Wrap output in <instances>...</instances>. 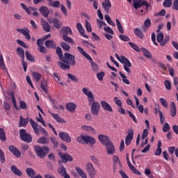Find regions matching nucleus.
Listing matches in <instances>:
<instances>
[{
  "mask_svg": "<svg viewBox=\"0 0 178 178\" xmlns=\"http://www.w3.org/2000/svg\"><path fill=\"white\" fill-rule=\"evenodd\" d=\"M60 60L61 62H57V65L62 70H67L70 69V66H76V58L69 53H65Z\"/></svg>",
  "mask_w": 178,
  "mask_h": 178,
  "instance_id": "1",
  "label": "nucleus"
},
{
  "mask_svg": "<svg viewBox=\"0 0 178 178\" xmlns=\"http://www.w3.org/2000/svg\"><path fill=\"white\" fill-rule=\"evenodd\" d=\"M34 149L36 154V156L41 159H44L48 154H49L50 149L48 146H44L41 147V146L35 145L34 146Z\"/></svg>",
  "mask_w": 178,
  "mask_h": 178,
  "instance_id": "2",
  "label": "nucleus"
},
{
  "mask_svg": "<svg viewBox=\"0 0 178 178\" xmlns=\"http://www.w3.org/2000/svg\"><path fill=\"white\" fill-rule=\"evenodd\" d=\"M76 140L77 141V143H80L81 144L85 143L92 145L97 143L95 138L90 136L88 135H81L77 137Z\"/></svg>",
  "mask_w": 178,
  "mask_h": 178,
  "instance_id": "3",
  "label": "nucleus"
},
{
  "mask_svg": "<svg viewBox=\"0 0 178 178\" xmlns=\"http://www.w3.org/2000/svg\"><path fill=\"white\" fill-rule=\"evenodd\" d=\"M29 122L35 134H40V133H42V134H44V137H48V132L47 131V130H45V129L41 127L38 128V124H37V122L33 120V119H31Z\"/></svg>",
  "mask_w": 178,
  "mask_h": 178,
  "instance_id": "4",
  "label": "nucleus"
},
{
  "mask_svg": "<svg viewBox=\"0 0 178 178\" xmlns=\"http://www.w3.org/2000/svg\"><path fill=\"white\" fill-rule=\"evenodd\" d=\"M19 136L21 140H22V141H24L25 143H31V141H33V138L31 137V135L27 134L26 129H20Z\"/></svg>",
  "mask_w": 178,
  "mask_h": 178,
  "instance_id": "5",
  "label": "nucleus"
},
{
  "mask_svg": "<svg viewBox=\"0 0 178 178\" xmlns=\"http://www.w3.org/2000/svg\"><path fill=\"white\" fill-rule=\"evenodd\" d=\"M169 40H170L169 35H165V38L163 39V33L159 32L157 34V41L159 42L161 47H165V45L169 42Z\"/></svg>",
  "mask_w": 178,
  "mask_h": 178,
  "instance_id": "6",
  "label": "nucleus"
},
{
  "mask_svg": "<svg viewBox=\"0 0 178 178\" xmlns=\"http://www.w3.org/2000/svg\"><path fill=\"white\" fill-rule=\"evenodd\" d=\"M120 62L121 63L124 64V70L128 73V74H130V73H131V70H130V67L131 66V63H130V60H129L127 58L123 56H121Z\"/></svg>",
  "mask_w": 178,
  "mask_h": 178,
  "instance_id": "7",
  "label": "nucleus"
},
{
  "mask_svg": "<svg viewBox=\"0 0 178 178\" xmlns=\"http://www.w3.org/2000/svg\"><path fill=\"white\" fill-rule=\"evenodd\" d=\"M101 109V104L98 102H92L90 111L92 115L95 116H98L99 115V110Z\"/></svg>",
  "mask_w": 178,
  "mask_h": 178,
  "instance_id": "8",
  "label": "nucleus"
},
{
  "mask_svg": "<svg viewBox=\"0 0 178 178\" xmlns=\"http://www.w3.org/2000/svg\"><path fill=\"white\" fill-rule=\"evenodd\" d=\"M86 172L88 173L90 177H94L95 175H97V170H95L94 165L90 162L86 163Z\"/></svg>",
  "mask_w": 178,
  "mask_h": 178,
  "instance_id": "9",
  "label": "nucleus"
},
{
  "mask_svg": "<svg viewBox=\"0 0 178 178\" xmlns=\"http://www.w3.org/2000/svg\"><path fill=\"white\" fill-rule=\"evenodd\" d=\"M59 156L61 158V161L63 163H67V162H72L73 157L70 156V154L67 153H58Z\"/></svg>",
  "mask_w": 178,
  "mask_h": 178,
  "instance_id": "10",
  "label": "nucleus"
},
{
  "mask_svg": "<svg viewBox=\"0 0 178 178\" xmlns=\"http://www.w3.org/2000/svg\"><path fill=\"white\" fill-rule=\"evenodd\" d=\"M104 146L106 147L107 155H113L115 154V145H113V143H112V141L108 142Z\"/></svg>",
  "mask_w": 178,
  "mask_h": 178,
  "instance_id": "11",
  "label": "nucleus"
},
{
  "mask_svg": "<svg viewBox=\"0 0 178 178\" xmlns=\"http://www.w3.org/2000/svg\"><path fill=\"white\" fill-rule=\"evenodd\" d=\"M82 92L85 95H86V97H88L89 104H91V102H92V101H94L95 99L92 92L90 91L87 88H83L82 89Z\"/></svg>",
  "mask_w": 178,
  "mask_h": 178,
  "instance_id": "12",
  "label": "nucleus"
},
{
  "mask_svg": "<svg viewBox=\"0 0 178 178\" xmlns=\"http://www.w3.org/2000/svg\"><path fill=\"white\" fill-rule=\"evenodd\" d=\"M17 31H18V33H21V34L24 35L26 40H31V36L30 35V30H29V29H17Z\"/></svg>",
  "mask_w": 178,
  "mask_h": 178,
  "instance_id": "13",
  "label": "nucleus"
},
{
  "mask_svg": "<svg viewBox=\"0 0 178 178\" xmlns=\"http://www.w3.org/2000/svg\"><path fill=\"white\" fill-rule=\"evenodd\" d=\"M102 107L103 108L104 111H106V112H113V109L109 103L105 102L104 100H102L100 102Z\"/></svg>",
  "mask_w": 178,
  "mask_h": 178,
  "instance_id": "14",
  "label": "nucleus"
},
{
  "mask_svg": "<svg viewBox=\"0 0 178 178\" xmlns=\"http://www.w3.org/2000/svg\"><path fill=\"white\" fill-rule=\"evenodd\" d=\"M133 136H134V131H133V129H129L125 138L126 145H130L131 140H133Z\"/></svg>",
  "mask_w": 178,
  "mask_h": 178,
  "instance_id": "15",
  "label": "nucleus"
},
{
  "mask_svg": "<svg viewBox=\"0 0 178 178\" xmlns=\"http://www.w3.org/2000/svg\"><path fill=\"white\" fill-rule=\"evenodd\" d=\"M133 136H134V131H133V129H129L125 138L126 145H130L131 140H133Z\"/></svg>",
  "mask_w": 178,
  "mask_h": 178,
  "instance_id": "16",
  "label": "nucleus"
},
{
  "mask_svg": "<svg viewBox=\"0 0 178 178\" xmlns=\"http://www.w3.org/2000/svg\"><path fill=\"white\" fill-rule=\"evenodd\" d=\"M59 137L63 140V141H65V143H72V138H70V136H69L66 132H60Z\"/></svg>",
  "mask_w": 178,
  "mask_h": 178,
  "instance_id": "17",
  "label": "nucleus"
},
{
  "mask_svg": "<svg viewBox=\"0 0 178 178\" xmlns=\"http://www.w3.org/2000/svg\"><path fill=\"white\" fill-rule=\"evenodd\" d=\"M98 140L102 143L103 145H106L108 143H111V140L107 136L100 134L98 136Z\"/></svg>",
  "mask_w": 178,
  "mask_h": 178,
  "instance_id": "18",
  "label": "nucleus"
},
{
  "mask_svg": "<svg viewBox=\"0 0 178 178\" xmlns=\"http://www.w3.org/2000/svg\"><path fill=\"white\" fill-rule=\"evenodd\" d=\"M9 150L17 158H20V156H22V153H20V151H19V149H17V148H16L15 146L13 145L9 146Z\"/></svg>",
  "mask_w": 178,
  "mask_h": 178,
  "instance_id": "19",
  "label": "nucleus"
},
{
  "mask_svg": "<svg viewBox=\"0 0 178 178\" xmlns=\"http://www.w3.org/2000/svg\"><path fill=\"white\" fill-rule=\"evenodd\" d=\"M102 6L106 13H109V10L112 8V3L110 0H104L102 3Z\"/></svg>",
  "mask_w": 178,
  "mask_h": 178,
  "instance_id": "20",
  "label": "nucleus"
},
{
  "mask_svg": "<svg viewBox=\"0 0 178 178\" xmlns=\"http://www.w3.org/2000/svg\"><path fill=\"white\" fill-rule=\"evenodd\" d=\"M41 24L44 31L47 33H49V31H51V26L47 21H45V19H44V18L41 19Z\"/></svg>",
  "mask_w": 178,
  "mask_h": 178,
  "instance_id": "21",
  "label": "nucleus"
},
{
  "mask_svg": "<svg viewBox=\"0 0 178 178\" xmlns=\"http://www.w3.org/2000/svg\"><path fill=\"white\" fill-rule=\"evenodd\" d=\"M49 113H50V115L52 116L54 120L56 121L58 123H66L65 120H63V118L59 116L58 114H54L51 111H49Z\"/></svg>",
  "mask_w": 178,
  "mask_h": 178,
  "instance_id": "22",
  "label": "nucleus"
},
{
  "mask_svg": "<svg viewBox=\"0 0 178 178\" xmlns=\"http://www.w3.org/2000/svg\"><path fill=\"white\" fill-rule=\"evenodd\" d=\"M39 12L44 16V17H48L49 15V10L48 9V7L47 6H41L39 8Z\"/></svg>",
  "mask_w": 178,
  "mask_h": 178,
  "instance_id": "23",
  "label": "nucleus"
},
{
  "mask_svg": "<svg viewBox=\"0 0 178 178\" xmlns=\"http://www.w3.org/2000/svg\"><path fill=\"white\" fill-rule=\"evenodd\" d=\"M81 129L82 130H84V131H87V133H92V134H95L97 133L95 129L92 128L91 126L82 125Z\"/></svg>",
  "mask_w": 178,
  "mask_h": 178,
  "instance_id": "24",
  "label": "nucleus"
},
{
  "mask_svg": "<svg viewBox=\"0 0 178 178\" xmlns=\"http://www.w3.org/2000/svg\"><path fill=\"white\" fill-rule=\"evenodd\" d=\"M26 12L28 15H33V16H40V13L37 12V8H35L29 7Z\"/></svg>",
  "mask_w": 178,
  "mask_h": 178,
  "instance_id": "25",
  "label": "nucleus"
},
{
  "mask_svg": "<svg viewBox=\"0 0 178 178\" xmlns=\"http://www.w3.org/2000/svg\"><path fill=\"white\" fill-rule=\"evenodd\" d=\"M76 28L82 37L88 38V35H86V31L83 29V25H81L80 23H77Z\"/></svg>",
  "mask_w": 178,
  "mask_h": 178,
  "instance_id": "26",
  "label": "nucleus"
},
{
  "mask_svg": "<svg viewBox=\"0 0 178 178\" xmlns=\"http://www.w3.org/2000/svg\"><path fill=\"white\" fill-rule=\"evenodd\" d=\"M44 45L47 48H53L54 49H56V43L52 40H47L44 42Z\"/></svg>",
  "mask_w": 178,
  "mask_h": 178,
  "instance_id": "27",
  "label": "nucleus"
},
{
  "mask_svg": "<svg viewBox=\"0 0 178 178\" xmlns=\"http://www.w3.org/2000/svg\"><path fill=\"white\" fill-rule=\"evenodd\" d=\"M11 171L15 175V176H18L19 177L23 176V173L17 168V167H16V165L11 166Z\"/></svg>",
  "mask_w": 178,
  "mask_h": 178,
  "instance_id": "28",
  "label": "nucleus"
},
{
  "mask_svg": "<svg viewBox=\"0 0 178 178\" xmlns=\"http://www.w3.org/2000/svg\"><path fill=\"white\" fill-rule=\"evenodd\" d=\"M60 33H63V35H67L68 34H70L72 35V34H73L72 29L69 26L63 27L60 29Z\"/></svg>",
  "mask_w": 178,
  "mask_h": 178,
  "instance_id": "29",
  "label": "nucleus"
},
{
  "mask_svg": "<svg viewBox=\"0 0 178 178\" xmlns=\"http://www.w3.org/2000/svg\"><path fill=\"white\" fill-rule=\"evenodd\" d=\"M77 49L79 52L83 56H84V58H86V59H88V60H92V58H91V56H90V55H88L87 53H86V51H84V49H83V48L79 46L77 47Z\"/></svg>",
  "mask_w": 178,
  "mask_h": 178,
  "instance_id": "30",
  "label": "nucleus"
},
{
  "mask_svg": "<svg viewBox=\"0 0 178 178\" xmlns=\"http://www.w3.org/2000/svg\"><path fill=\"white\" fill-rule=\"evenodd\" d=\"M113 165H114V172H116V167L120 166V160L119 159V156L118 155H114L113 156Z\"/></svg>",
  "mask_w": 178,
  "mask_h": 178,
  "instance_id": "31",
  "label": "nucleus"
},
{
  "mask_svg": "<svg viewBox=\"0 0 178 178\" xmlns=\"http://www.w3.org/2000/svg\"><path fill=\"white\" fill-rule=\"evenodd\" d=\"M58 172L60 176H62L64 178L66 176H69V174H67V172H66V168H65V167L62 165L58 168Z\"/></svg>",
  "mask_w": 178,
  "mask_h": 178,
  "instance_id": "32",
  "label": "nucleus"
},
{
  "mask_svg": "<svg viewBox=\"0 0 178 178\" xmlns=\"http://www.w3.org/2000/svg\"><path fill=\"white\" fill-rule=\"evenodd\" d=\"M26 173L29 177L33 178L35 176V171L31 168L26 169Z\"/></svg>",
  "mask_w": 178,
  "mask_h": 178,
  "instance_id": "33",
  "label": "nucleus"
},
{
  "mask_svg": "<svg viewBox=\"0 0 178 178\" xmlns=\"http://www.w3.org/2000/svg\"><path fill=\"white\" fill-rule=\"evenodd\" d=\"M29 124V119H24L23 117H20V120L19 123V127H26L27 124Z\"/></svg>",
  "mask_w": 178,
  "mask_h": 178,
  "instance_id": "34",
  "label": "nucleus"
},
{
  "mask_svg": "<svg viewBox=\"0 0 178 178\" xmlns=\"http://www.w3.org/2000/svg\"><path fill=\"white\" fill-rule=\"evenodd\" d=\"M76 104L74 103H69L66 105V109L68 112H74L76 110Z\"/></svg>",
  "mask_w": 178,
  "mask_h": 178,
  "instance_id": "35",
  "label": "nucleus"
},
{
  "mask_svg": "<svg viewBox=\"0 0 178 178\" xmlns=\"http://www.w3.org/2000/svg\"><path fill=\"white\" fill-rule=\"evenodd\" d=\"M38 144H49V139L47 136H42L38 139Z\"/></svg>",
  "mask_w": 178,
  "mask_h": 178,
  "instance_id": "36",
  "label": "nucleus"
},
{
  "mask_svg": "<svg viewBox=\"0 0 178 178\" xmlns=\"http://www.w3.org/2000/svg\"><path fill=\"white\" fill-rule=\"evenodd\" d=\"M17 54L22 60H24V50L22 47L17 48Z\"/></svg>",
  "mask_w": 178,
  "mask_h": 178,
  "instance_id": "37",
  "label": "nucleus"
},
{
  "mask_svg": "<svg viewBox=\"0 0 178 178\" xmlns=\"http://www.w3.org/2000/svg\"><path fill=\"white\" fill-rule=\"evenodd\" d=\"M128 166L131 170V172H133V173H135V175H138V176H141V172H140L137 169H136V167H134L133 164H131V163H129V164H128Z\"/></svg>",
  "mask_w": 178,
  "mask_h": 178,
  "instance_id": "38",
  "label": "nucleus"
},
{
  "mask_svg": "<svg viewBox=\"0 0 178 178\" xmlns=\"http://www.w3.org/2000/svg\"><path fill=\"white\" fill-rule=\"evenodd\" d=\"M75 169L78 175H79V176H81V178H87V175H86V172H84V171L81 170V168L76 167Z\"/></svg>",
  "mask_w": 178,
  "mask_h": 178,
  "instance_id": "39",
  "label": "nucleus"
},
{
  "mask_svg": "<svg viewBox=\"0 0 178 178\" xmlns=\"http://www.w3.org/2000/svg\"><path fill=\"white\" fill-rule=\"evenodd\" d=\"M134 34L136 35V37H138V38H144V33H143V32L139 30L138 28H136L134 29Z\"/></svg>",
  "mask_w": 178,
  "mask_h": 178,
  "instance_id": "40",
  "label": "nucleus"
},
{
  "mask_svg": "<svg viewBox=\"0 0 178 178\" xmlns=\"http://www.w3.org/2000/svg\"><path fill=\"white\" fill-rule=\"evenodd\" d=\"M53 23L56 29H60L62 27V22L58 19V18H54L53 20Z\"/></svg>",
  "mask_w": 178,
  "mask_h": 178,
  "instance_id": "41",
  "label": "nucleus"
},
{
  "mask_svg": "<svg viewBox=\"0 0 178 178\" xmlns=\"http://www.w3.org/2000/svg\"><path fill=\"white\" fill-rule=\"evenodd\" d=\"M63 41H65V42H68V44H74L73 39L67 36V35H63Z\"/></svg>",
  "mask_w": 178,
  "mask_h": 178,
  "instance_id": "42",
  "label": "nucleus"
},
{
  "mask_svg": "<svg viewBox=\"0 0 178 178\" xmlns=\"http://www.w3.org/2000/svg\"><path fill=\"white\" fill-rule=\"evenodd\" d=\"M49 6H51L52 8H60V2H59V1H51L49 3Z\"/></svg>",
  "mask_w": 178,
  "mask_h": 178,
  "instance_id": "43",
  "label": "nucleus"
},
{
  "mask_svg": "<svg viewBox=\"0 0 178 178\" xmlns=\"http://www.w3.org/2000/svg\"><path fill=\"white\" fill-rule=\"evenodd\" d=\"M141 51L145 56H146V58H148L149 59H151V58H152V55L151 54V52H149V51L147 50L145 48H142Z\"/></svg>",
  "mask_w": 178,
  "mask_h": 178,
  "instance_id": "44",
  "label": "nucleus"
},
{
  "mask_svg": "<svg viewBox=\"0 0 178 178\" xmlns=\"http://www.w3.org/2000/svg\"><path fill=\"white\" fill-rule=\"evenodd\" d=\"M47 81H41V89L43 91V92H45L47 94L48 92V89H47Z\"/></svg>",
  "mask_w": 178,
  "mask_h": 178,
  "instance_id": "45",
  "label": "nucleus"
},
{
  "mask_svg": "<svg viewBox=\"0 0 178 178\" xmlns=\"http://www.w3.org/2000/svg\"><path fill=\"white\" fill-rule=\"evenodd\" d=\"M90 65L92 66V72H94L95 73H97L99 69L98 67V65H97V63H94L92 61V60H90Z\"/></svg>",
  "mask_w": 178,
  "mask_h": 178,
  "instance_id": "46",
  "label": "nucleus"
},
{
  "mask_svg": "<svg viewBox=\"0 0 178 178\" xmlns=\"http://www.w3.org/2000/svg\"><path fill=\"white\" fill-rule=\"evenodd\" d=\"M120 75L122 79L123 83L127 84L128 86L130 85V81H129V79H127V76H126L124 74L120 72Z\"/></svg>",
  "mask_w": 178,
  "mask_h": 178,
  "instance_id": "47",
  "label": "nucleus"
},
{
  "mask_svg": "<svg viewBox=\"0 0 178 178\" xmlns=\"http://www.w3.org/2000/svg\"><path fill=\"white\" fill-rule=\"evenodd\" d=\"M0 140L1 141H6V136L5 135V131L2 128H0Z\"/></svg>",
  "mask_w": 178,
  "mask_h": 178,
  "instance_id": "48",
  "label": "nucleus"
},
{
  "mask_svg": "<svg viewBox=\"0 0 178 178\" xmlns=\"http://www.w3.org/2000/svg\"><path fill=\"white\" fill-rule=\"evenodd\" d=\"M134 9L141 8V0H133Z\"/></svg>",
  "mask_w": 178,
  "mask_h": 178,
  "instance_id": "49",
  "label": "nucleus"
},
{
  "mask_svg": "<svg viewBox=\"0 0 178 178\" xmlns=\"http://www.w3.org/2000/svg\"><path fill=\"white\" fill-rule=\"evenodd\" d=\"M32 76L34 79L35 81H36L37 82L40 81V80H41V74L38 73V72H33L32 73Z\"/></svg>",
  "mask_w": 178,
  "mask_h": 178,
  "instance_id": "50",
  "label": "nucleus"
},
{
  "mask_svg": "<svg viewBox=\"0 0 178 178\" xmlns=\"http://www.w3.org/2000/svg\"><path fill=\"white\" fill-rule=\"evenodd\" d=\"M105 19H106L107 23H108L110 24V26H113L114 27H115V26H116V24H115V22H113V21H112V19H111V17L108 15H105Z\"/></svg>",
  "mask_w": 178,
  "mask_h": 178,
  "instance_id": "51",
  "label": "nucleus"
},
{
  "mask_svg": "<svg viewBox=\"0 0 178 178\" xmlns=\"http://www.w3.org/2000/svg\"><path fill=\"white\" fill-rule=\"evenodd\" d=\"M56 52L59 58V60H60L64 56L63 54L62 53V49H60V47H57Z\"/></svg>",
  "mask_w": 178,
  "mask_h": 178,
  "instance_id": "52",
  "label": "nucleus"
},
{
  "mask_svg": "<svg viewBox=\"0 0 178 178\" xmlns=\"http://www.w3.org/2000/svg\"><path fill=\"white\" fill-rule=\"evenodd\" d=\"M25 55L26 56V59L28 60H30V62H34V57H33V55H31V54H30V52L29 51H26Z\"/></svg>",
  "mask_w": 178,
  "mask_h": 178,
  "instance_id": "53",
  "label": "nucleus"
},
{
  "mask_svg": "<svg viewBox=\"0 0 178 178\" xmlns=\"http://www.w3.org/2000/svg\"><path fill=\"white\" fill-rule=\"evenodd\" d=\"M60 47L63 49H65V51H69V49H70V45L67 44V43L65 42L60 43Z\"/></svg>",
  "mask_w": 178,
  "mask_h": 178,
  "instance_id": "54",
  "label": "nucleus"
},
{
  "mask_svg": "<svg viewBox=\"0 0 178 178\" xmlns=\"http://www.w3.org/2000/svg\"><path fill=\"white\" fill-rule=\"evenodd\" d=\"M86 29L88 33H91L92 31V29L91 28V24L88 20H86Z\"/></svg>",
  "mask_w": 178,
  "mask_h": 178,
  "instance_id": "55",
  "label": "nucleus"
},
{
  "mask_svg": "<svg viewBox=\"0 0 178 178\" xmlns=\"http://www.w3.org/2000/svg\"><path fill=\"white\" fill-rule=\"evenodd\" d=\"M129 45H130V47H131V48H133V49H134V51H136V52H140V48H138V46H137V44H136L131 42H129Z\"/></svg>",
  "mask_w": 178,
  "mask_h": 178,
  "instance_id": "56",
  "label": "nucleus"
},
{
  "mask_svg": "<svg viewBox=\"0 0 178 178\" xmlns=\"http://www.w3.org/2000/svg\"><path fill=\"white\" fill-rule=\"evenodd\" d=\"M104 76H105V72H100L97 74V77L98 80H99L100 81H102V80H104Z\"/></svg>",
  "mask_w": 178,
  "mask_h": 178,
  "instance_id": "57",
  "label": "nucleus"
},
{
  "mask_svg": "<svg viewBox=\"0 0 178 178\" xmlns=\"http://www.w3.org/2000/svg\"><path fill=\"white\" fill-rule=\"evenodd\" d=\"M164 85L167 90H172V83H170V81H169V80L165 81Z\"/></svg>",
  "mask_w": 178,
  "mask_h": 178,
  "instance_id": "58",
  "label": "nucleus"
},
{
  "mask_svg": "<svg viewBox=\"0 0 178 178\" xmlns=\"http://www.w3.org/2000/svg\"><path fill=\"white\" fill-rule=\"evenodd\" d=\"M163 5L165 8H170L172 6V0H165Z\"/></svg>",
  "mask_w": 178,
  "mask_h": 178,
  "instance_id": "59",
  "label": "nucleus"
},
{
  "mask_svg": "<svg viewBox=\"0 0 178 178\" xmlns=\"http://www.w3.org/2000/svg\"><path fill=\"white\" fill-rule=\"evenodd\" d=\"M161 105H163V106H164V108H168V102L166 101V99H165L164 98H160L159 99Z\"/></svg>",
  "mask_w": 178,
  "mask_h": 178,
  "instance_id": "60",
  "label": "nucleus"
},
{
  "mask_svg": "<svg viewBox=\"0 0 178 178\" xmlns=\"http://www.w3.org/2000/svg\"><path fill=\"white\" fill-rule=\"evenodd\" d=\"M119 38L122 40V41L127 42L130 41V38L125 35H120Z\"/></svg>",
  "mask_w": 178,
  "mask_h": 178,
  "instance_id": "61",
  "label": "nucleus"
},
{
  "mask_svg": "<svg viewBox=\"0 0 178 178\" xmlns=\"http://www.w3.org/2000/svg\"><path fill=\"white\" fill-rule=\"evenodd\" d=\"M19 108L21 109H27V104L24 102V101L19 102Z\"/></svg>",
  "mask_w": 178,
  "mask_h": 178,
  "instance_id": "62",
  "label": "nucleus"
},
{
  "mask_svg": "<svg viewBox=\"0 0 178 178\" xmlns=\"http://www.w3.org/2000/svg\"><path fill=\"white\" fill-rule=\"evenodd\" d=\"M114 101H115L116 105H118V106L121 108V106H122V100L119 99V98L118 97H114Z\"/></svg>",
  "mask_w": 178,
  "mask_h": 178,
  "instance_id": "63",
  "label": "nucleus"
},
{
  "mask_svg": "<svg viewBox=\"0 0 178 178\" xmlns=\"http://www.w3.org/2000/svg\"><path fill=\"white\" fill-rule=\"evenodd\" d=\"M144 26L147 29H149V27H151V19H149L148 18L147 19H145V21L144 22Z\"/></svg>",
  "mask_w": 178,
  "mask_h": 178,
  "instance_id": "64",
  "label": "nucleus"
}]
</instances>
